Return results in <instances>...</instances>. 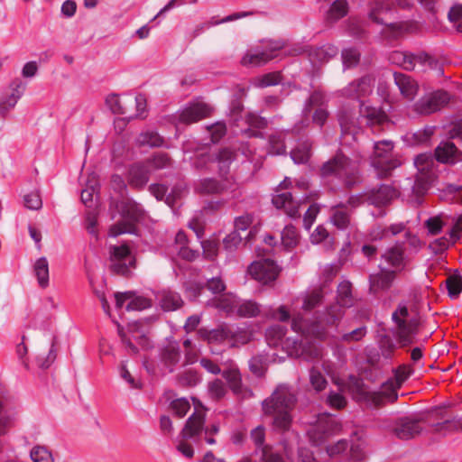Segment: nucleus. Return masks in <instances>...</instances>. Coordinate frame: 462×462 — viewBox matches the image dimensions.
<instances>
[{"instance_id": "nucleus-28", "label": "nucleus", "mask_w": 462, "mask_h": 462, "mask_svg": "<svg viewBox=\"0 0 462 462\" xmlns=\"http://www.w3.org/2000/svg\"><path fill=\"white\" fill-rule=\"evenodd\" d=\"M442 421H437L431 424V430L442 436L462 430V417L453 416L448 418H440Z\"/></svg>"}, {"instance_id": "nucleus-3", "label": "nucleus", "mask_w": 462, "mask_h": 462, "mask_svg": "<svg viewBox=\"0 0 462 462\" xmlns=\"http://www.w3.org/2000/svg\"><path fill=\"white\" fill-rule=\"evenodd\" d=\"M322 178L334 177L343 181L346 189H351L361 183V175L356 162L338 150L319 168Z\"/></svg>"}, {"instance_id": "nucleus-32", "label": "nucleus", "mask_w": 462, "mask_h": 462, "mask_svg": "<svg viewBox=\"0 0 462 462\" xmlns=\"http://www.w3.org/2000/svg\"><path fill=\"white\" fill-rule=\"evenodd\" d=\"M431 172L418 173L411 188L412 194L416 197L415 202L420 205L421 198L427 193L431 184Z\"/></svg>"}, {"instance_id": "nucleus-16", "label": "nucleus", "mask_w": 462, "mask_h": 462, "mask_svg": "<svg viewBox=\"0 0 462 462\" xmlns=\"http://www.w3.org/2000/svg\"><path fill=\"white\" fill-rule=\"evenodd\" d=\"M421 422V419L402 417L396 420L393 431L398 439L408 440L419 436L422 432Z\"/></svg>"}, {"instance_id": "nucleus-62", "label": "nucleus", "mask_w": 462, "mask_h": 462, "mask_svg": "<svg viewBox=\"0 0 462 462\" xmlns=\"http://www.w3.org/2000/svg\"><path fill=\"white\" fill-rule=\"evenodd\" d=\"M130 259H134L131 255V250L128 245H121L118 246H113L111 248V261H129Z\"/></svg>"}, {"instance_id": "nucleus-4", "label": "nucleus", "mask_w": 462, "mask_h": 462, "mask_svg": "<svg viewBox=\"0 0 462 462\" xmlns=\"http://www.w3.org/2000/svg\"><path fill=\"white\" fill-rule=\"evenodd\" d=\"M392 320L394 324L393 334L399 346L403 348L414 344L420 324L419 314L406 305L399 304L392 314Z\"/></svg>"}, {"instance_id": "nucleus-40", "label": "nucleus", "mask_w": 462, "mask_h": 462, "mask_svg": "<svg viewBox=\"0 0 462 462\" xmlns=\"http://www.w3.org/2000/svg\"><path fill=\"white\" fill-rule=\"evenodd\" d=\"M230 326L222 325L217 328L205 331L204 338L210 344H219L225 341L229 342Z\"/></svg>"}, {"instance_id": "nucleus-58", "label": "nucleus", "mask_w": 462, "mask_h": 462, "mask_svg": "<svg viewBox=\"0 0 462 462\" xmlns=\"http://www.w3.org/2000/svg\"><path fill=\"white\" fill-rule=\"evenodd\" d=\"M446 287L450 298H457L462 291V278L457 275L448 276L446 280Z\"/></svg>"}, {"instance_id": "nucleus-9", "label": "nucleus", "mask_w": 462, "mask_h": 462, "mask_svg": "<svg viewBox=\"0 0 462 462\" xmlns=\"http://www.w3.org/2000/svg\"><path fill=\"white\" fill-rule=\"evenodd\" d=\"M392 10L393 4L389 0L374 1L370 5L369 18L378 24H385L392 36L397 38L409 31V24L406 22L386 23V16Z\"/></svg>"}, {"instance_id": "nucleus-23", "label": "nucleus", "mask_w": 462, "mask_h": 462, "mask_svg": "<svg viewBox=\"0 0 462 462\" xmlns=\"http://www.w3.org/2000/svg\"><path fill=\"white\" fill-rule=\"evenodd\" d=\"M398 195V190L394 187L383 184L378 189H372L367 194V199L371 204L380 207L386 205Z\"/></svg>"}, {"instance_id": "nucleus-55", "label": "nucleus", "mask_w": 462, "mask_h": 462, "mask_svg": "<svg viewBox=\"0 0 462 462\" xmlns=\"http://www.w3.org/2000/svg\"><path fill=\"white\" fill-rule=\"evenodd\" d=\"M30 457L33 462H54L51 451L44 446H35L30 452Z\"/></svg>"}, {"instance_id": "nucleus-34", "label": "nucleus", "mask_w": 462, "mask_h": 462, "mask_svg": "<svg viewBox=\"0 0 462 462\" xmlns=\"http://www.w3.org/2000/svg\"><path fill=\"white\" fill-rule=\"evenodd\" d=\"M284 454L286 456L287 460H285L282 456L278 453L273 452L272 448L269 446H265L263 448L262 454V461L263 462H293L291 457V448H290L287 441H282Z\"/></svg>"}, {"instance_id": "nucleus-64", "label": "nucleus", "mask_w": 462, "mask_h": 462, "mask_svg": "<svg viewBox=\"0 0 462 462\" xmlns=\"http://www.w3.org/2000/svg\"><path fill=\"white\" fill-rule=\"evenodd\" d=\"M448 20L456 24L458 32H462V5L452 6L448 14Z\"/></svg>"}, {"instance_id": "nucleus-38", "label": "nucleus", "mask_w": 462, "mask_h": 462, "mask_svg": "<svg viewBox=\"0 0 462 462\" xmlns=\"http://www.w3.org/2000/svg\"><path fill=\"white\" fill-rule=\"evenodd\" d=\"M348 12V4L346 0H336L332 3L327 13L326 19L328 23H333L345 17Z\"/></svg>"}, {"instance_id": "nucleus-57", "label": "nucleus", "mask_w": 462, "mask_h": 462, "mask_svg": "<svg viewBox=\"0 0 462 462\" xmlns=\"http://www.w3.org/2000/svg\"><path fill=\"white\" fill-rule=\"evenodd\" d=\"M298 231L293 226H286L282 232V242L287 248L294 247L298 243Z\"/></svg>"}, {"instance_id": "nucleus-18", "label": "nucleus", "mask_w": 462, "mask_h": 462, "mask_svg": "<svg viewBox=\"0 0 462 462\" xmlns=\"http://www.w3.org/2000/svg\"><path fill=\"white\" fill-rule=\"evenodd\" d=\"M374 79L369 76H364L361 79L348 84L340 90V95L348 98L359 99L366 97L372 92Z\"/></svg>"}, {"instance_id": "nucleus-11", "label": "nucleus", "mask_w": 462, "mask_h": 462, "mask_svg": "<svg viewBox=\"0 0 462 462\" xmlns=\"http://www.w3.org/2000/svg\"><path fill=\"white\" fill-rule=\"evenodd\" d=\"M449 101V94L438 90L424 96L414 104V111L421 116H429L440 110Z\"/></svg>"}, {"instance_id": "nucleus-20", "label": "nucleus", "mask_w": 462, "mask_h": 462, "mask_svg": "<svg viewBox=\"0 0 462 462\" xmlns=\"http://www.w3.org/2000/svg\"><path fill=\"white\" fill-rule=\"evenodd\" d=\"M206 412L203 410H196L186 420L180 433V438L195 439L204 431Z\"/></svg>"}, {"instance_id": "nucleus-49", "label": "nucleus", "mask_w": 462, "mask_h": 462, "mask_svg": "<svg viewBox=\"0 0 462 462\" xmlns=\"http://www.w3.org/2000/svg\"><path fill=\"white\" fill-rule=\"evenodd\" d=\"M138 143L141 146L160 147L163 143V138L157 132L148 131L139 135Z\"/></svg>"}, {"instance_id": "nucleus-36", "label": "nucleus", "mask_w": 462, "mask_h": 462, "mask_svg": "<svg viewBox=\"0 0 462 462\" xmlns=\"http://www.w3.org/2000/svg\"><path fill=\"white\" fill-rule=\"evenodd\" d=\"M389 61L392 64L402 67L406 70L414 69V58L413 54L401 51H392L389 55Z\"/></svg>"}, {"instance_id": "nucleus-14", "label": "nucleus", "mask_w": 462, "mask_h": 462, "mask_svg": "<svg viewBox=\"0 0 462 462\" xmlns=\"http://www.w3.org/2000/svg\"><path fill=\"white\" fill-rule=\"evenodd\" d=\"M248 272L255 280L263 283H268L276 280L280 273V269L273 260L263 259L252 263Z\"/></svg>"}, {"instance_id": "nucleus-29", "label": "nucleus", "mask_w": 462, "mask_h": 462, "mask_svg": "<svg viewBox=\"0 0 462 462\" xmlns=\"http://www.w3.org/2000/svg\"><path fill=\"white\" fill-rule=\"evenodd\" d=\"M338 53V49L332 44H325L321 47H311L309 51V57L310 61L316 64H322L328 62L330 59L336 57Z\"/></svg>"}, {"instance_id": "nucleus-7", "label": "nucleus", "mask_w": 462, "mask_h": 462, "mask_svg": "<svg viewBox=\"0 0 462 462\" xmlns=\"http://www.w3.org/2000/svg\"><path fill=\"white\" fill-rule=\"evenodd\" d=\"M340 430L341 425L336 418L328 414H322L319 416L316 423L309 429L307 435L310 442L313 446L319 447L324 445Z\"/></svg>"}, {"instance_id": "nucleus-6", "label": "nucleus", "mask_w": 462, "mask_h": 462, "mask_svg": "<svg viewBox=\"0 0 462 462\" xmlns=\"http://www.w3.org/2000/svg\"><path fill=\"white\" fill-rule=\"evenodd\" d=\"M203 178L200 179L195 186L196 193L202 196L221 195L225 192H231L233 198H238L242 195L239 183L231 176L229 178Z\"/></svg>"}, {"instance_id": "nucleus-35", "label": "nucleus", "mask_w": 462, "mask_h": 462, "mask_svg": "<svg viewBox=\"0 0 462 462\" xmlns=\"http://www.w3.org/2000/svg\"><path fill=\"white\" fill-rule=\"evenodd\" d=\"M245 122L251 127L246 130L250 137H262L263 134L259 131L264 129L268 125L267 120L254 113H249L245 117Z\"/></svg>"}, {"instance_id": "nucleus-44", "label": "nucleus", "mask_w": 462, "mask_h": 462, "mask_svg": "<svg viewBox=\"0 0 462 462\" xmlns=\"http://www.w3.org/2000/svg\"><path fill=\"white\" fill-rule=\"evenodd\" d=\"M183 304V300L177 292L167 291L164 292L161 299V306L166 311L176 310Z\"/></svg>"}, {"instance_id": "nucleus-43", "label": "nucleus", "mask_w": 462, "mask_h": 462, "mask_svg": "<svg viewBox=\"0 0 462 462\" xmlns=\"http://www.w3.org/2000/svg\"><path fill=\"white\" fill-rule=\"evenodd\" d=\"M253 334L244 328H234L230 326L229 342L232 346L245 345L251 341Z\"/></svg>"}, {"instance_id": "nucleus-5", "label": "nucleus", "mask_w": 462, "mask_h": 462, "mask_svg": "<svg viewBox=\"0 0 462 462\" xmlns=\"http://www.w3.org/2000/svg\"><path fill=\"white\" fill-rule=\"evenodd\" d=\"M394 143L390 140L375 142L374 152L370 157L371 165L379 179H385L392 175L396 168L402 165V161L393 153Z\"/></svg>"}, {"instance_id": "nucleus-13", "label": "nucleus", "mask_w": 462, "mask_h": 462, "mask_svg": "<svg viewBox=\"0 0 462 462\" xmlns=\"http://www.w3.org/2000/svg\"><path fill=\"white\" fill-rule=\"evenodd\" d=\"M414 370L411 365H402L395 370L394 379L383 383V389L387 402L393 403L398 399L397 390L413 374Z\"/></svg>"}, {"instance_id": "nucleus-45", "label": "nucleus", "mask_w": 462, "mask_h": 462, "mask_svg": "<svg viewBox=\"0 0 462 462\" xmlns=\"http://www.w3.org/2000/svg\"><path fill=\"white\" fill-rule=\"evenodd\" d=\"M286 328L282 325H273L266 329L265 337L269 346H276L286 334Z\"/></svg>"}, {"instance_id": "nucleus-21", "label": "nucleus", "mask_w": 462, "mask_h": 462, "mask_svg": "<svg viewBox=\"0 0 462 462\" xmlns=\"http://www.w3.org/2000/svg\"><path fill=\"white\" fill-rule=\"evenodd\" d=\"M283 45L276 42L266 51H257L255 53H246L242 59V64L245 66H262L277 56Z\"/></svg>"}, {"instance_id": "nucleus-46", "label": "nucleus", "mask_w": 462, "mask_h": 462, "mask_svg": "<svg viewBox=\"0 0 462 462\" xmlns=\"http://www.w3.org/2000/svg\"><path fill=\"white\" fill-rule=\"evenodd\" d=\"M311 155V145L304 142L291 150V157L296 163H305Z\"/></svg>"}, {"instance_id": "nucleus-1", "label": "nucleus", "mask_w": 462, "mask_h": 462, "mask_svg": "<svg viewBox=\"0 0 462 462\" xmlns=\"http://www.w3.org/2000/svg\"><path fill=\"white\" fill-rule=\"evenodd\" d=\"M337 293V302L328 306L314 319H306L301 313L294 314L291 319V329L305 337L325 340L328 337V328L337 326L345 314L344 308L352 305L351 282L348 281L340 282Z\"/></svg>"}, {"instance_id": "nucleus-17", "label": "nucleus", "mask_w": 462, "mask_h": 462, "mask_svg": "<svg viewBox=\"0 0 462 462\" xmlns=\"http://www.w3.org/2000/svg\"><path fill=\"white\" fill-rule=\"evenodd\" d=\"M396 271L379 266V272L369 275V290L372 293H378L389 290L397 278Z\"/></svg>"}, {"instance_id": "nucleus-12", "label": "nucleus", "mask_w": 462, "mask_h": 462, "mask_svg": "<svg viewBox=\"0 0 462 462\" xmlns=\"http://www.w3.org/2000/svg\"><path fill=\"white\" fill-rule=\"evenodd\" d=\"M221 375L235 396L241 399L254 396L253 391L243 383L242 374L236 365L231 363L227 368L223 370Z\"/></svg>"}, {"instance_id": "nucleus-8", "label": "nucleus", "mask_w": 462, "mask_h": 462, "mask_svg": "<svg viewBox=\"0 0 462 462\" xmlns=\"http://www.w3.org/2000/svg\"><path fill=\"white\" fill-rule=\"evenodd\" d=\"M346 387L356 401L363 402L367 405L379 408L387 402L383 386L380 391L371 392L365 384L363 379L356 375L348 376Z\"/></svg>"}, {"instance_id": "nucleus-37", "label": "nucleus", "mask_w": 462, "mask_h": 462, "mask_svg": "<svg viewBox=\"0 0 462 462\" xmlns=\"http://www.w3.org/2000/svg\"><path fill=\"white\" fill-rule=\"evenodd\" d=\"M371 127L383 125L388 122L387 115L380 108L366 106L361 111Z\"/></svg>"}, {"instance_id": "nucleus-54", "label": "nucleus", "mask_w": 462, "mask_h": 462, "mask_svg": "<svg viewBox=\"0 0 462 462\" xmlns=\"http://www.w3.org/2000/svg\"><path fill=\"white\" fill-rule=\"evenodd\" d=\"M110 270L113 273L128 276L130 274V269L134 267L135 259H130L129 261H111Z\"/></svg>"}, {"instance_id": "nucleus-30", "label": "nucleus", "mask_w": 462, "mask_h": 462, "mask_svg": "<svg viewBox=\"0 0 462 462\" xmlns=\"http://www.w3.org/2000/svg\"><path fill=\"white\" fill-rule=\"evenodd\" d=\"M352 211L348 209L346 204H338L332 207L330 220L338 229H346L351 223Z\"/></svg>"}, {"instance_id": "nucleus-60", "label": "nucleus", "mask_w": 462, "mask_h": 462, "mask_svg": "<svg viewBox=\"0 0 462 462\" xmlns=\"http://www.w3.org/2000/svg\"><path fill=\"white\" fill-rule=\"evenodd\" d=\"M360 52L355 48H348L342 51L341 57L346 68H353L360 61Z\"/></svg>"}, {"instance_id": "nucleus-41", "label": "nucleus", "mask_w": 462, "mask_h": 462, "mask_svg": "<svg viewBox=\"0 0 462 462\" xmlns=\"http://www.w3.org/2000/svg\"><path fill=\"white\" fill-rule=\"evenodd\" d=\"M227 393L226 383L219 378H216L208 383V394L214 402H219Z\"/></svg>"}, {"instance_id": "nucleus-51", "label": "nucleus", "mask_w": 462, "mask_h": 462, "mask_svg": "<svg viewBox=\"0 0 462 462\" xmlns=\"http://www.w3.org/2000/svg\"><path fill=\"white\" fill-rule=\"evenodd\" d=\"M237 315L243 318L256 317L260 313L259 305L253 300H245L237 307Z\"/></svg>"}, {"instance_id": "nucleus-2", "label": "nucleus", "mask_w": 462, "mask_h": 462, "mask_svg": "<svg viewBox=\"0 0 462 462\" xmlns=\"http://www.w3.org/2000/svg\"><path fill=\"white\" fill-rule=\"evenodd\" d=\"M296 391L290 385L279 384L272 394L262 402V409L266 416L273 419L274 430L285 433L292 425V411L297 404Z\"/></svg>"}, {"instance_id": "nucleus-27", "label": "nucleus", "mask_w": 462, "mask_h": 462, "mask_svg": "<svg viewBox=\"0 0 462 462\" xmlns=\"http://www.w3.org/2000/svg\"><path fill=\"white\" fill-rule=\"evenodd\" d=\"M236 158V152L229 148H222L212 154V160L217 163V173L220 178H228L230 165Z\"/></svg>"}, {"instance_id": "nucleus-63", "label": "nucleus", "mask_w": 462, "mask_h": 462, "mask_svg": "<svg viewBox=\"0 0 462 462\" xmlns=\"http://www.w3.org/2000/svg\"><path fill=\"white\" fill-rule=\"evenodd\" d=\"M270 153L274 155L283 154L286 151L284 140L281 134H272L269 137Z\"/></svg>"}, {"instance_id": "nucleus-52", "label": "nucleus", "mask_w": 462, "mask_h": 462, "mask_svg": "<svg viewBox=\"0 0 462 462\" xmlns=\"http://www.w3.org/2000/svg\"><path fill=\"white\" fill-rule=\"evenodd\" d=\"M413 58L414 67L416 64H420L422 67H427L431 69H440L439 61L427 52L422 51L418 54H413Z\"/></svg>"}, {"instance_id": "nucleus-56", "label": "nucleus", "mask_w": 462, "mask_h": 462, "mask_svg": "<svg viewBox=\"0 0 462 462\" xmlns=\"http://www.w3.org/2000/svg\"><path fill=\"white\" fill-rule=\"evenodd\" d=\"M170 409L173 414L179 418H183L190 409V403L188 399L177 398L171 402Z\"/></svg>"}, {"instance_id": "nucleus-47", "label": "nucleus", "mask_w": 462, "mask_h": 462, "mask_svg": "<svg viewBox=\"0 0 462 462\" xmlns=\"http://www.w3.org/2000/svg\"><path fill=\"white\" fill-rule=\"evenodd\" d=\"M249 369L255 376H263L267 371L266 357L263 355L253 356L249 361Z\"/></svg>"}, {"instance_id": "nucleus-50", "label": "nucleus", "mask_w": 462, "mask_h": 462, "mask_svg": "<svg viewBox=\"0 0 462 462\" xmlns=\"http://www.w3.org/2000/svg\"><path fill=\"white\" fill-rule=\"evenodd\" d=\"M451 415L448 407L447 406H439L431 409L425 419H421L422 421L428 422L429 426L431 428V424L437 421H442L440 418H448Z\"/></svg>"}, {"instance_id": "nucleus-15", "label": "nucleus", "mask_w": 462, "mask_h": 462, "mask_svg": "<svg viewBox=\"0 0 462 462\" xmlns=\"http://www.w3.org/2000/svg\"><path fill=\"white\" fill-rule=\"evenodd\" d=\"M381 260L392 268L390 271H396L397 274L404 271L409 263L404 243H396L387 248L381 255Z\"/></svg>"}, {"instance_id": "nucleus-39", "label": "nucleus", "mask_w": 462, "mask_h": 462, "mask_svg": "<svg viewBox=\"0 0 462 462\" xmlns=\"http://www.w3.org/2000/svg\"><path fill=\"white\" fill-rule=\"evenodd\" d=\"M33 272L41 288H46L49 285V263L45 257L39 258L33 266Z\"/></svg>"}, {"instance_id": "nucleus-31", "label": "nucleus", "mask_w": 462, "mask_h": 462, "mask_svg": "<svg viewBox=\"0 0 462 462\" xmlns=\"http://www.w3.org/2000/svg\"><path fill=\"white\" fill-rule=\"evenodd\" d=\"M337 119L343 136L351 135L353 139L359 132L355 116L346 110H341L337 114Z\"/></svg>"}, {"instance_id": "nucleus-48", "label": "nucleus", "mask_w": 462, "mask_h": 462, "mask_svg": "<svg viewBox=\"0 0 462 462\" xmlns=\"http://www.w3.org/2000/svg\"><path fill=\"white\" fill-rule=\"evenodd\" d=\"M136 231V226L132 220L123 219L116 224L111 226L109 229V235L111 236H117L122 234H134Z\"/></svg>"}, {"instance_id": "nucleus-53", "label": "nucleus", "mask_w": 462, "mask_h": 462, "mask_svg": "<svg viewBox=\"0 0 462 462\" xmlns=\"http://www.w3.org/2000/svg\"><path fill=\"white\" fill-rule=\"evenodd\" d=\"M435 157L431 153H420L414 159V164L419 173L430 172Z\"/></svg>"}, {"instance_id": "nucleus-22", "label": "nucleus", "mask_w": 462, "mask_h": 462, "mask_svg": "<svg viewBox=\"0 0 462 462\" xmlns=\"http://www.w3.org/2000/svg\"><path fill=\"white\" fill-rule=\"evenodd\" d=\"M211 108L203 103H196L186 107L180 115L179 120L184 124L196 123L210 115Z\"/></svg>"}, {"instance_id": "nucleus-61", "label": "nucleus", "mask_w": 462, "mask_h": 462, "mask_svg": "<svg viewBox=\"0 0 462 462\" xmlns=\"http://www.w3.org/2000/svg\"><path fill=\"white\" fill-rule=\"evenodd\" d=\"M310 384L312 385V387L317 392L323 391L328 384V382H327L325 376L322 374V373L319 370H318L315 367H312L310 371Z\"/></svg>"}, {"instance_id": "nucleus-59", "label": "nucleus", "mask_w": 462, "mask_h": 462, "mask_svg": "<svg viewBox=\"0 0 462 462\" xmlns=\"http://www.w3.org/2000/svg\"><path fill=\"white\" fill-rule=\"evenodd\" d=\"M10 87L12 88V93L7 97V102L10 107H14L18 99L23 94L25 84L21 79H16L11 83Z\"/></svg>"}, {"instance_id": "nucleus-10", "label": "nucleus", "mask_w": 462, "mask_h": 462, "mask_svg": "<svg viewBox=\"0 0 462 462\" xmlns=\"http://www.w3.org/2000/svg\"><path fill=\"white\" fill-rule=\"evenodd\" d=\"M291 187V181L290 179L285 178L282 182L279 185L277 191L278 194L274 195L272 199V202L276 208H283L285 213L291 217H299V208L301 200H296L292 191H282Z\"/></svg>"}, {"instance_id": "nucleus-19", "label": "nucleus", "mask_w": 462, "mask_h": 462, "mask_svg": "<svg viewBox=\"0 0 462 462\" xmlns=\"http://www.w3.org/2000/svg\"><path fill=\"white\" fill-rule=\"evenodd\" d=\"M435 160L444 164H456L462 162V152L452 142H441L434 151Z\"/></svg>"}, {"instance_id": "nucleus-26", "label": "nucleus", "mask_w": 462, "mask_h": 462, "mask_svg": "<svg viewBox=\"0 0 462 462\" xmlns=\"http://www.w3.org/2000/svg\"><path fill=\"white\" fill-rule=\"evenodd\" d=\"M393 78L402 95L405 98L412 100L419 90L418 83L411 76L400 72H394Z\"/></svg>"}, {"instance_id": "nucleus-24", "label": "nucleus", "mask_w": 462, "mask_h": 462, "mask_svg": "<svg viewBox=\"0 0 462 462\" xmlns=\"http://www.w3.org/2000/svg\"><path fill=\"white\" fill-rule=\"evenodd\" d=\"M181 358L180 348L176 342H171L162 348L160 359L170 373L174 372Z\"/></svg>"}, {"instance_id": "nucleus-33", "label": "nucleus", "mask_w": 462, "mask_h": 462, "mask_svg": "<svg viewBox=\"0 0 462 462\" xmlns=\"http://www.w3.org/2000/svg\"><path fill=\"white\" fill-rule=\"evenodd\" d=\"M324 300V292L321 287L314 288L302 296L301 309L304 311H311L320 306Z\"/></svg>"}, {"instance_id": "nucleus-42", "label": "nucleus", "mask_w": 462, "mask_h": 462, "mask_svg": "<svg viewBox=\"0 0 462 462\" xmlns=\"http://www.w3.org/2000/svg\"><path fill=\"white\" fill-rule=\"evenodd\" d=\"M176 381L182 387H194L200 383L201 376L196 370L188 369L178 374Z\"/></svg>"}, {"instance_id": "nucleus-25", "label": "nucleus", "mask_w": 462, "mask_h": 462, "mask_svg": "<svg viewBox=\"0 0 462 462\" xmlns=\"http://www.w3.org/2000/svg\"><path fill=\"white\" fill-rule=\"evenodd\" d=\"M149 180V170L143 163H134L127 172L128 184L134 189H143Z\"/></svg>"}]
</instances>
